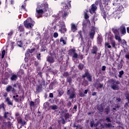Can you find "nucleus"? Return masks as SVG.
I'll return each instance as SVG.
<instances>
[{
  "mask_svg": "<svg viewBox=\"0 0 129 129\" xmlns=\"http://www.w3.org/2000/svg\"><path fill=\"white\" fill-rule=\"evenodd\" d=\"M119 81H115L113 79L111 80V86L110 87L113 90H119Z\"/></svg>",
  "mask_w": 129,
  "mask_h": 129,
  "instance_id": "nucleus-1",
  "label": "nucleus"
},
{
  "mask_svg": "<svg viewBox=\"0 0 129 129\" xmlns=\"http://www.w3.org/2000/svg\"><path fill=\"white\" fill-rule=\"evenodd\" d=\"M67 94L69 95L70 99H74L76 96L75 92L71 90H68Z\"/></svg>",
  "mask_w": 129,
  "mask_h": 129,
  "instance_id": "nucleus-2",
  "label": "nucleus"
},
{
  "mask_svg": "<svg viewBox=\"0 0 129 129\" xmlns=\"http://www.w3.org/2000/svg\"><path fill=\"white\" fill-rule=\"evenodd\" d=\"M45 81L42 79L41 80V83L39 85L36 86V91L37 92H40L43 87V85L45 86Z\"/></svg>",
  "mask_w": 129,
  "mask_h": 129,
  "instance_id": "nucleus-3",
  "label": "nucleus"
},
{
  "mask_svg": "<svg viewBox=\"0 0 129 129\" xmlns=\"http://www.w3.org/2000/svg\"><path fill=\"white\" fill-rule=\"evenodd\" d=\"M44 15V11L42 9H38V8H36V17L38 18H42V15Z\"/></svg>",
  "mask_w": 129,
  "mask_h": 129,
  "instance_id": "nucleus-4",
  "label": "nucleus"
},
{
  "mask_svg": "<svg viewBox=\"0 0 129 129\" xmlns=\"http://www.w3.org/2000/svg\"><path fill=\"white\" fill-rule=\"evenodd\" d=\"M24 25L28 29H31V28H32V27L34 26V25H33L32 23L29 22V19H27L24 22Z\"/></svg>",
  "mask_w": 129,
  "mask_h": 129,
  "instance_id": "nucleus-5",
  "label": "nucleus"
},
{
  "mask_svg": "<svg viewBox=\"0 0 129 129\" xmlns=\"http://www.w3.org/2000/svg\"><path fill=\"white\" fill-rule=\"evenodd\" d=\"M62 6L63 7L64 11L67 12L69 10V8H71V4H70V3L67 4L63 3Z\"/></svg>",
  "mask_w": 129,
  "mask_h": 129,
  "instance_id": "nucleus-6",
  "label": "nucleus"
},
{
  "mask_svg": "<svg viewBox=\"0 0 129 129\" xmlns=\"http://www.w3.org/2000/svg\"><path fill=\"white\" fill-rule=\"evenodd\" d=\"M6 91H7V92L12 91L13 93H15V92H16V90L15 88H13L12 86L8 85L6 88Z\"/></svg>",
  "mask_w": 129,
  "mask_h": 129,
  "instance_id": "nucleus-7",
  "label": "nucleus"
},
{
  "mask_svg": "<svg viewBox=\"0 0 129 129\" xmlns=\"http://www.w3.org/2000/svg\"><path fill=\"white\" fill-rule=\"evenodd\" d=\"M97 9V7H96V6L95 5V4L92 5V7L90 10V14H94V13H95V11H96Z\"/></svg>",
  "mask_w": 129,
  "mask_h": 129,
  "instance_id": "nucleus-8",
  "label": "nucleus"
},
{
  "mask_svg": "<svg viewBox=\"0 0 129 129\" xmlns=\"http://www.w3.org/2000/svg\"><path fill=\"white\" fill-rule=\"evenodd\" d=\"M71 31L73 32V33H75L77 31V25H75L74 23H72L71 24Z\"/></svg>",
  "mask_w": 129,
  "mask_h": 129,
  "instance_id": "nucleus-9",
  "label": "nucleus"
},
{
  "mask_svg": "<svg viewBox=\"0 0 129 129\" xmlns=\"http://www.w3.org/2000/svg\"><path fill=\"white\" fill-rule=\"evenodd\" d=\"M11 115H12V113L9 112H5L4 114V118L10 119V117H11Z\"/></svg>",
  "mask_w": 129,
  "mask_h": 129,
  "instance_id": "nucleus-10",
  "label": "nucleus"
},
{
  "mask_svg": "<svg viewBox=\"0 0 129 129\" xmlns=\"http://www.w3.org/2000/svg\"><path fill=\"white\" fill-rule=\"evenodd\" d=\"M120 30L121 31V33L122 35H125V34H126V30L125 29V27H124V25H122L120 28Z\"/></svg>",
  "mask_w": 129,
  "mask_h": 129,
  "instance_id": "nucleus-11",
  "label": "nucleus"
},
{
  "mask_svg": "<svg viewBox=\"0 0 129 129\" xmlns=\"http://www.w3.org/2000/svg\"><path fill=\"white\" fill-rule=\"evenodd\" d=\"M10 79L12 81H16L18 80V76L15 74H12Z\"/></svg>",
  "mask_w": 129,
  "mask_h": 129,
  "instance_id": "nucleus-12",
  "label": "nucleus"
},
{
  "mask_svg": "<svg viewBox=\"0 0 129 129\" xmlns=\"http://www.w3.org/2000/svg\"><path fill=\"white\" fill-rule=\"evenodd\" d=\"M95 35V31L94 29H92L91 31L89 32V36L90 39H93L94 38V35Z\"/></svg>",
  "mask_w": 129,
  "mask_h": 129,
  "instance_id": "nucleus-13",
  "label": "nucleus"
},
{
  "mask_svg": "<svg viewBox=\"0 0 129 129\" xmlns=\"http://www.w3.org/2000/svg\"><path fill=\"white\" fill-rule=\"evenodd\" d=\"M67 31V29H66L65 25H63L61 27V29H59V32H60L61 34H64V33H66Z\"/></svg>",
  "mask_w": 129,
  "mask_h": 129,
  "instance_id": "nucleus-14",
  "label": "nucleus"
},
{
  "mask_svg": "<svg viewBox=\"0 0 129 129\" xmlns=\"http://www.w3.org/2000/svg\"><path fill=\"white\" fill-rule=\"evenodd\" d=\"M17 120L19 123H21V124H23V125H24V124H26V121H23L21 117H19L17 118Z\"/></svg>",
  "mask_w": 129,
  "mask_h": 129,
  "instance_id": "nucleus-15",
  "label": "nucleus"
},
{
  "mask_svg": "<svg viewBox=\"0 0 129 129\" xmlns=\"http://www.w3.org/2000/svg\"><path fill=\"white\" fill-rule=\"evenodd\" d=\"M71 52H72V53H73V58H78V54H77V53L75 52L76 50L75 49H72L71 50Z\"/></svg>",
  "mask_w": 129,
  "mask_h": 129,
  "instance_id": "nucleus-16",
  "label": "nucleus"
},
{
  "mask_svg": "<svg viewBox=\"0 0 129 129\" xmlns=\"http://www.w3.org/2000/svg\"><path fill=\"white\" fill-rule=\"evenodd\" d=\"M5 101L6 102H7V104L9 105H13V102H12V101H11V100L10 99V98H9V97L6 98V99H5Z\"/></svg>",
  "mask_w": 129,
  "mask_h": 129,
  "instance_id": "nucleus-17",
  "label": "nucleus"
},
{
  "mask_svg": "<svg viewBox=\"0 0 129 129\" xmlns=\"http://www.w3.org/2000/svg\"><path fill=\"white\" fill-rule=\"evenodd\" d=\"M115 39L119 42H121V38H120V35L119 34L115 35Z\"/></svg>",
  "mask_w": 129,
  "mask_h": 129,
  "instance_id": "nucleus-18",
  "label": "nucleus"
},
{
  "mask_svg": "<svg viewBox=\"0 0 129 129\" xmlns=\"http://www.w3.org/2000/svg\"><path fill=\"white\" fill-rule=\"evenodd\" d=\"M18 31H19V32H22L23 33L25 32V29L22 24H21L20 26L18 27Z\"/></svg>",
  "mask_w": 129,
  "mask_h": 129,
  "instance_id": "nucleus-19",
  "label": "nucleus"
},
{
  "mask_svg": "<svg viewBox=\"0 0 129 129\" xmlns=\"http://www.w3.org/2000/svg\"><path fill=\"white\" fill-rule=\"evenodd\" d=\"M62 13V19H63V20H65V19H66V18L67 17V16H68V13H67V12H65L64 11L63 13V12H61Z\"/></svg>",
  "mask_w": 129,
  "mask_h": 129,
  "instance_id": "nucleus-20",
  "label": "nucleus"
},
{
  "mask_svg": "<svg viewBox=\"0 0 129 129\" xmlns=\"http://www.w3.org/2000/svg\"><path fill=\"white\" fill-rule=\"evenodd\" d=\"M88 12V10H86V11L84 12V18L86 20H88V19H89V16H88V14H87Z\"/></svg>",
  "mask_w": 129,
  "mask_h": 129,
  "instance_id": "nucleus-21",
  "label": "nucleus"
},
{
  "mask_svg": "<svg viewBox=\"0 0 129 129\" xmlns=\"http://www.w3.org/2000/svg\"><path fill=\"white\" fill-rule=\"evenodd\" d=\"M47 61L48 62H49L50 63H54V58L52 57L49 56L47 58Z\"/></svg>",
  "mask_w": 129,
  "mask_h": 129,
  "instance_id": "nucleus-22",
  "label": "nucleus"
},
{
  "mask_svg": "<svg viewBox=\"0 0 129 129\" xmlns=\"http://www.w3.org/2000/svg\"><path fill=\"white\" fill-rule=\"evenodd\" d=\"M96 53H97V47H96V46H93L92 50V53L96 54Z\"/></svg>",
  "mask_w": 129,
  "mask_h": 129,
  "instance_id": "nucleus-23",
  "label": "nucleus"
},
{
  "mask_svg": "<svg viewBox=\"0 0 129 129\" xmlns=\"http://www.w3.org/2000/svg\"><path fill=\"white\" fill-rule=\"evenodd\" d=\"M96 87L97 89H98L99 88H102L103 87V84L101 83H98L96 85Z\"/></svg>",
  "mask_w": 129,
  "mask_h": 129,
  "instance_id": "nucleus-24",
  "label": "nucleus"
},
{
  "mask_svg": "<svg viewBox=\"0 0 129 129\" xmlns=\"http://www.w3.org/2000/svg\"><path fill=\"white\" fill-rule=\"evenodd\" d=\"M112 32L113 33H114L115 36L119 34V32H118V30H117V29H113Z\"/></svg>",
  "mask_w": 129,
  "mask_h": 129,
  "instance_id": "nucleus-25",
  "label": "nucleus"
},
{
  "mask_svg": "<svg viewBox=\"0 0 129 129\" xmlns=\"http://www.w3.org/2000/svg\"><path fill=\"white\" fill-rule=\"evenodd\" d=\"M122 61H123L122 60H121V61H120V63L118 64V66H117L118 69H121L122 68Z\"/></svg>",
  "mask_w": 129,
  "mask_h": 129,
  "instance_id": "nucleus-26",
  "label": "nucleus"
},
{
  "mask_svg": "<svg viewBox=\"0 0 129 129\" xmlns=\"http://www.w3.org/2000/svg\"><path fill=\"white\" fill-rule=\"evenodd\" d=\"M50 108L52 109L53 110H55V109H58V106L56 105H53L50 106Z\"/></svg>",
  "mask_w": 129,
  "mask_h": 129,
  "instance_id": "nucleus-27",
  "label": "nucleus"
},
{
  "mask_svg": "<svg viewBox=\"0 0 129 129\" xmlns=\"http://www.w3.org/2000/svg\"><path fill=\"white\" fill-rule=\"evenodd\" d=\"M92 77L91 75H90L88 73V75H87V79L89 80V81L91 82L92 81Z\"/></svg>",
  "mask_w": 129,
  "mask_h": 129,
  "instance_id": "nucleus-28",
  "label": "nucleus"
},
{
  "mask_svg": "<svg viewBox=\"0 0 129 129\" xmlns=\"http://www.w3.org/2000/svg\"><path fill=\"white\" fill-rule=\"evenodd\" d=\"M104 126L105 127H111V126H112V125H111V123H104Z\"/></svg>",
  "mask_w": 129,
  "mask_h": 129,
  "instance_id": "nucleus-29",
  "label": "nucleus"
},
{
  "mask_svg": "<svg viewBox=\"0 0 129 129\" xmlns=\"http://www.w3.org/2000/svg\"><path fill=\"white\" fill-rule=\"evenodd\" d=\"M120 101H121V100L120 99V98H116L115 100L116 104H119V102H120Z\"/></svg>",
  "mask_w": 129,
  "mask_h": 129,
  "instance_id": "nucleus-30",
  "label": "nucleus"
},
{
  "mask_svg": "<svg viewBox=\"0 0 129 129\" xmlns=\"http://www.w3.org/2000/svg\"><path fill=\"white\" fill-rule=\"evenodd\" d=\"M34 51H35V48H33V49H27V53H33V52H34Z\"/></svg>",
  "mask_w": 129,
  "mask_h": 129,
  "instance_id": "nucleus-31",
  "label": "nucleus"
},
{
  "mask_svg": "<svg viewBox=\"0 0 129 129\" xmlns=\"http://www.w3.org/2000/svg\"><path fill=\"white\" fill-rule=\"evenodd\" d=\"M105 47H107L108 48H109V49H110V48H111V46L110 45V44H109V43L108 42H105Z\"/></svg>",
  "mask_w": 129,
  "mask_h": 129,
  "instance_id": "nucleus-32",
  "label": "nucleus"
},
{
  "mask_svg": "<svg viewBox=\"0 0 129 129\" xmlns=\"http://www.w3.org/2000/svg\"><path fill=\"white\" fill-rule=\"evenodd\" d=\"M111 45L112 46L113 48H115V41L114 40L111 41Z\"/></svg>",
  "mask_w": 129,
  "mask_h": 129,
  "instance_id": "nucleus-33",
  "label": "nucleus"
},
{
  "mask_svg": "<svg viewBox=\"0 0 129 129\" xmlns=\"http://www.w3.org/2000/svg\"><path fill=\"white\" fill-rule=\"evenodd\" d=\"M17 46H18V47H23V43H22V41H18L17 42Z\"/></svg>",
  "mask_w": 129,
  "mask_h": 129,
  "instance_id": "nucleus-34",
  "label": "nucleus"
},
{
  "mask_svg": "<svg viewBox=\"0 0 129 129\" xmlns=\"http://www.w3.org/2000/svg\"><path fill=\"white\" fill-rule=\"evenodd\" d=\"M60 42H62L63 45H66V41L64 40V38H63V37H61L60 39Z\"/></svg>",
  "mask_w": 129,
  "mask_h": 129,
  "instance_id": "nucleus-35",
  "label": "nucleus"
},
{
  "mask_svg": "<svg viewBox=\"0 0 129 129\" xmlns=\"http://www.w3.org/2000/svg\"><path fill=\"white\" fill-rule=\"evenodd\" d=\"M73 112H76V111H77V106L76 105H74L73 108Z\"/></svg>",
  "mask_w": 129,
  "mask_h": 129,
  "instance_id": "nucleus-36",
  "label": "nucleus"
},
{
  "mask_svg": "<svg viewBox=\"0 0 129 129\" xmlns=\"http://www.w3.org/2000/svg\"><path fill=\"white\" fill-rule=\"evenodd\" d=\"M123 71H121L119 72V76L118 77H119V78H121V76L123 75Z\"/></svg>",
  "mask_w": 129,
  "mask_h": 129,
  "instance_id": "nucleus-37",
  "label": "nucleus"
},
{
  "mask_svg": "<svg viewBox=\"0 0 129 129\" xmlns=\"http://www.w3.org/2000/svg\"><path fill=\"white\" fill-rule=\"evenodd\" d=\"M6 54V50H4L2 52V59H3V58H5V55Z\"/></svg>",
  "mask_w": 129,
  "mask_h": 129,
  "instance_id": "nucleus-38",
  "label": "nucleus"
},
{
  "mask_svg": "<svg viewBox=\"0 0 129 129\" xmlns=\"http://www.w3.org/2000/svg\"><path fill=\"white\" fill-rule=\"evenodd\" d=\"M69 116H70V114L68 113L64 114V117L66 119H67V118H69Z\"/></svg>",
  "mask_w": 129,
  "mask_h": 129,
  "instance_id": "nucleus-39",
  "label": "nucleus"
},
{
  "mask_svg": "<svg viewBox=\"0 0 129 129\" xmlns=\"http://www.w3.org/2000/svg\"><path fill=\"white\" fill-rule=\"evenodd\" d=\"M84 68V66L83 64L80 63L79 65V69H81V70H82L83 68Z\"/></svg>",
  "mask_w": 129,
  "mask_h": 129,
  "instance_id": "nucleus-40",
  "label": "nucleus"
},
{
  "mask_svg": "<svg viewBox=\"0 0 129 129\" xmlns=\"http://www.w3.org/2000/svg\"><path fill=\"white\" fill-rule=\"evenodd\" d=\"M30 105L32 107L35 106V102H34L33 101H31L30 103Z\"/></svg>",
  "mask_w": 129,
  "mask_h": 129,
  "instance_id": "nucleus-41",
  "label": "nucleus"
},
{
  "mask_svg": "<svg viewBox=\"0 0 129 129\" xmlns=\"http://www.w3.org/2000/svg\"><path fill=\"white\" fill-rule=\"evenodd\" d=\"M0 108H3V109H5V104L4 103H2L0 105Z\"/></svg>",
  "mask_w": 129,
  "mask_h": 129,
  "instance_id": "nucleus-42",
  "label": "nucleus"
},
{
  "mask_svg": "<svg viewBox=\"0 0 129 129\" xmlns=\"http://www.w3.org/2000/svg\"><path fill=\"white\" fill-rule=\"evenodd\" d=\"M58 36V33L57 32H55L54 34H53V37L54 38H57Z\"/></svg>",
  "mask_w": 129,
  "mask_h": 129,
  "instance_id": "nucleus-43",
  "label": "nucleus"
},
{
  "mask_svg": "<svg viewBox=\"0 0 129 129\" xmlns=\"http://www.w3.org/2000/svg\"><path fill=\"white\" fill-rule=\"evenodd\" d=\"M121 42L122 45H126V41H125L124 40H121Z\"/></svg>",
  "mask_w": 129,
  "mask_h": 129,
  "instance_id": "nucleus-44",
  "label": "nucleus"
},
{
  "mask_svg": "<svg viewBox=\"0 0 129 129\" xmlns=\"http://www.w3.org/2000/svg\"><path fill=\"white\" fill-rule=\"evenodd\" d=\"M7 125H8V126H9V127H11L12 126V123H11V122L9 121L7 122Z\"/></svg>",
  "mask_w": 129,
  "mask_h": 129,
  "instance_id": "nucleus-45",
  "label": "nucleus"
},
{
  "mask_svg": "<svg viewBox=\"0 0 129 129\" xmlns=\"http://www.w3.org/2000/svg\"><path fill=\"white\" fill-rule=\"evenodd\" d=\"M90 127H93V125H94V122L91 121L90 123Z\"/></svg>",
  "mask_w": 129,
  "mask_h": 129,
  "instance_id": "nucleus-46",
  "label": "nucleus"
},
{
  "mask_svg": "<svg viewBox=\"0 0 129 129\" xmlns=\"http://www.w3.org/2000/svg\"><path fill=\"white\" fill-rule=\"evenodd\" d=\"M13 34H14V31H11V32H10L8 33V36H9V37H11V36H12Z\"/></svg>",
  "mask_w": 129,
  "mask_h": 129,
  "instance_id": "nucleus-47",
  "label": "nucleus"
},
{
  "mask_svg": "<svg viewBox=\"0 0 129 129\" xmlns=\"http://www.w3.org/2000/svg\"><path fill=\"white\" fill-rule=\"evenodd\" d=\"M106 69V67H105V66H103L102 67V69H101L102 71H105Z\"/></svg>",
  "mask_w": 129,
  "mask_h": 129,
  "instance_id": "nucleus-48",
  "label": "nucleus"
},
{
  "mask_svg": "<svg viewBox=\"0 0 129 129\" xmlns=\"http://www.w3.org/2000/svg\"><path fill=\"white\" fill-rule=\"evenodd\" d=\"M102 15L104 19H106V13H102Z\"/></svg>",
  "mask_w": 129,
  "mask_h": 129,
  "instance_id": "nucleus-49",
  "label": "nucleus"
},
{
  "mask_svg": "<svg viewBox=\"0 0 129 129\" xmlns=\"http://www.w3.org/2000/svg\"><path fill=\"white\" fill-rule=\"evenodd\" d=\"M88 74V72H86L85 74L83 76V78H85V77H87Z\"/></svg>",
  "mask_w": 129,
  "mask_h": 129,
  "instance_id": "nucleus-50",
  "label": "nucleus"
},
{
  "mask_svg": "<svg viewBox=\"0 0 129 129\" xmlns=\"http://www.w3.org/2000/svg\"><path fill=\"white\" fill-rule=\"evenodd\" d=\"M67 81L68 82H69V83H70V82H72V79H71V78H68L67 79Z\"/></svg>",
  "mask_w": 129,
  "mask_h": 129,
  "instance_id": "nucleus-51",
  "label": "nucleus"
},
{
  "mask_svg": "<svg viewBox=\"0 0 129 129\" xmlns=\"http://www.w3.org/2000/svg\"><path fill=\"white\" fill-rule=\"evenodd\" d=\"M108 38V39H109V40H112L113 39L112 35H111V34H109Z\"/></svg>",
  "mask_w": 129,
  "mask_h": 129,
  "instance_id": "nucleus-52",
  "label": "nucleus"
},
{
  "mask_svg": "<svg viewBox=\"0 0 129 129\" xmlns=\"http://www.w3.org/2000/svg\"><path fill=\"white\" fill-rule=\"evenodd\" d=\"M37 58L38 60L41 59V53H39L38 55H37Z\"/></svg>",
  "mask_w": 129,
  "mask_h": 129,
  "instance_id": "nucleus-53",
  "label": "nucleus"
},
{
  "mask_svg": "<svg viewBox=\"0 0 129 129\" xmlns=\"http://www.w3.org/2000/svg\"><path fill=\"white\" fill-rule=\"evenodd\" d=\"M125 96H126V99H127L128 101H129V93H127L125 95Z\"/></svg>",
  "mask_w": 129,
  "mask_h": 129,
  "instance_id": "nucleus-54",
  "label": "nucleus"
},
{
  "mask_svg": "<svg viewBox=\"0 0 129 129\" xmlns=\"http://www.w3.org/2000/svg\"><path fill=\"white\" fill-rule=\"evenodd\" d=\"M125 58H126V59H129V53H126L125 55Z\"/></svg>",
  "mask_w": 129,
  "mask_h": 129,
  "instance_id": "nucleus-55",
  "label": "nucleus"
},
{
  "mask_svg": "<svg viewBox=\"0 0 129 129\" xmlns=\"http://www.w3.org/2000/svg\"><path fill=\"white\" fill-rule=\"evenodd\" d=\"M106 120L108 121V122H111V121H110V119L109 118V117H107L106 119Z\"/></svg>",
  "mask_w": 129,
  "mask_h": 129,
  "instance_id": "nucleus-56",
  "label": "nucleus"
},
{
  "mask_svg": "<svg viewBox=\"0 0 129 129\" xmlns=\"http://www.w3.org/2000/svg\"><path fill=\"white\" fill-rule=\"evenodd\" d=\"M22 9H23V10H25L26 9V5H22L21 6Z\"/></svg>",
  "mask_w": 129,
  "mask_h": 129,
  "instance_id": "nucleus-57",
  "label": "nucleus"
},
{
  "mask_svg": "<svg viewBox=\"0 0 129 129\" xmlns=\"http://www.w3.org/2000/svg\"><path fill=\"white\" fill-rule=\"evenodd\" d=\"M49 97H50L51 98H53V93H51L49 94Z\"/></svg>",
  "mask_w": 129,
  "mask_h": 129,
  "instance_id": "nucleus-58",
  "label": "nucleus"
},
{
  "mask_svg": "<svg viewBox=\"0 0 129 129\" xmlns=\"http://www.w3.org/2000/svg\"><path fill=\"white\" fill-rule=\"evenodd\" d=\"M61 121H62V124H65V120L64 119V118H62Z\"/></svg>",
  "mask_w": 129,
  "mask_h": 129,
  "instance_id": "nucleus-59",
  "label": "nucleus"
},
{
  "mask_svg": "<svg viewBox=\"0 0 129 129\" xmlns=\"http://www.w3.org/2000/svg\"><path fill=\"white\" fill-rule=\"evenodd\" d=\"M96 94H97V93H96V92H94L92 93V95L93 96H95V95H96Z\"/></svg>",
  "mask_w": 129,
  "mask_h": 129,
  "instance_id": "nucleus-60",
  "label": "nucleus"
},
{
  "mask_svg": "<svg viewBox=\"0 0 129 129\" xmlns=\"http://www.w3.org/2000/svg\"><path fill=\"white\" fill-rule=\"evenodd\" d=\"M104 126H104L103 124H100V128L102 129V128H104Z\"/></svg>",
  "mask_w": 129,
  "mask_h": 129,
  "instance_id": "nucleus-61",
  "label": "nucleus"
},
{
  "mask_svg": "<svg viewBox=\"0 0 129 129\" xmlns=\"http://www.w3.org/2000/svg\"><path fill=\"white\" fill-rule=\"evenodd\" d=\"M99 123V122H97L96 124L94 125V126H95L96 127H97V125H98Z\"/></svg>",
  "mask_w": 129,
  "mask_h": 129,
  "instance_id": "nucleus-62",
  "label": "nucleus"
},
{
  "mask_svg": "<svg viewBox=\"0 0 129 129\" xmlns=\"http://www.w3.org/2000/svg\"><path fill=\"white\" fill-rule=\"evenodd\" d=\"M119 18H120V16H117V15H116V16L115 17V19H119Z\"/></svg>",
  "mask_w": 129,
  "mask_h": 129,
  "instance_id": "nucleus-63",
  "label": "nucleus"
},
{
  "mask_svg": "<svg viewBox=\"0 0 129 129\" xmlns=\"http://www.w3.org/2000/svg\"><path fill=\"white\" fill-rule=\"evenodd\" d=\"M127 32L129 34V27L127 28Z\"/></svg>",
  "mask_w": 129,
  "mask_h": 129,
  "instance_id": "nucleus-64",
  "label": "nucleus"
}]
</instances>
